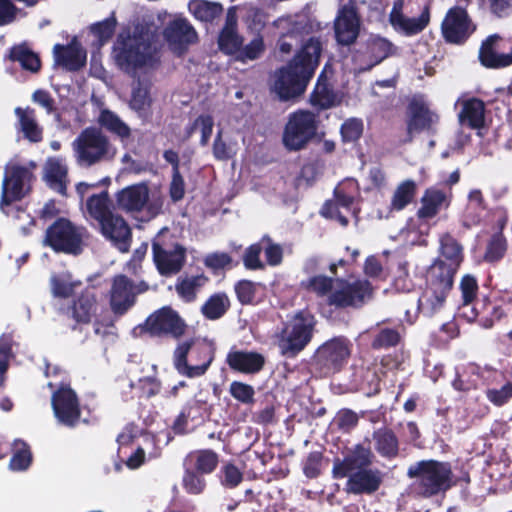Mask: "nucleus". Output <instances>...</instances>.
<instances>
[{
    "label": "nucleus",
    "mask_w": 512,
    "mask_h": 512,
    "mask_svg": "<svg viewBox=\"0 0 512 512\" xmlns=\"http://www.w3.org/2000/svg\"><path fill=\"white\" fill-rule=\"evenodd\" d=\"M372 453L369 449L357 446L343 461L334 463L333 473L337 478L348 477L346 491L352 494H371L381 482L380 471L368 468Z\"/></svg>",
    "instance_id": "1"
},
{
    "label": "nucleus",
    "mask_w": 512,
    "mask_h": 512,
    "mask_svg": "<svg viewBox=\"0 0 512 512\" xmlns=\"http://www.w3.org/2000/svg\"><path fill=\"white\" fill-rule=\"evenodd\" d=\"M113 59L119 69L135 76L153 68L157 62V49L143 35L121 33L114 44Z\"/></svg>",
    "instance_id": "2"
},
{
    "label": "nucleus",
    "mask_w": 512,
    "mask_h": 512,
    "mask_svg": "<svg viewBox=\"0 0 512 512\" xmlns=\"http://www.w3.org/2000/svg\"><path fill=\"white\" fill-rule=\"evenodd\" d=\"M71 145L75 160L81 167L110 161L116 155V148L109 138L97 128L84 129Z\"/></svg>",
    "instance_id": "3"
},
{
    "label": "nucleus",
    "mask_w": 512,
    "mask_h": 512,
    "mask_svg": "<svg viewBox=\"0 0 512 512\" xmlns=\"http://www.w3.org/2000/svg\"><path fill=\"white\" fill-rule=\"evenodd\" d=\"M407 475L416 479L419 493L424 497L445 492L453 484L451 466L436 460H423L411 465Z\"/></svg>",
    "instance_id": "4"
},
{
    "label": "nucleus",
    "mask_w": 512,
    "mask_h": 512,
    "mask_svg": "<svg viewBox=\"0 0 512 512\" xmlns=\"http://www.w3.org/2000/svg\"><path fill=\"white\" fill-rule=\"evenodd\" d=\"M316 321L309 312H298L284 323L276 335L280 353L288 358L295 357L311 341Z\"/></svg>",
    "instance_id": "5"
},
{
    "label": "nucleus",
    "mask_w": 512,
    "mask_h": 512,
    "mask_svg": "<svg viewBox=\"0 0 512 512\" xmlns=\"http://www.w3.org/2000/svg\"><path fill=\"white\" fill-rule=\"evenodd\" d=\"M457 269L448 266L444 259L434 262L427 272V286L419 299L420 308L428 314L443 306L445 298L453 285Z\"/></svg>",
    "instance_id": "6"
},
{
    "label": "nucleus",
    "mask_w": 512,
    "mask_h": 512,
    "mask_svg": "<svg viewBox=\"0 0 512 512\" xmlns=\"http://www.w3.org/2000/svg\"><path fill=\"white\" fill-rule=\"evenodd\" d=\"M87 237L84 227H77L69 220L59 219L47 229L44 244L58 252L79 254Z\"/></svg>",
    "instance_id": "7"
},
{
    "label": "nucleus",
    "mask_w": 512,
    "mask_h": 512,
    "mask_svg": "<svg viewBox=\"0 0 512 512\" xmlns=\"http://www.w3.org/2000/svg\"><path fill=\"white\" fill-rule=\"evenodd\" d=\"M317 128L315 114L305 110L290 114L283 131L284 146L291 151L303 149L314 138Z\"/></svg>",
    "instance_id": "8"
},
{
    "label": "nucleus",
    "mask_w": 512,
    "mask_h": 512,
    "mask_svg": "<svg viewBox=\"0 0 512 512\" xmlns=\"http://www.w3.org/2000/svg\"><path fill=\"white\" fill-rule=\"evenodd\" d=\"M35 164L30 162L27 166L10 162L5 167V175L2 183L0 208L23 198L30 189V181L33 177L32 170Z\"/></svg>",
    "instance_id": "9"
},
{
    "label": "nucleus",
    "mask_w": 512,
    "mask_h": 512,
    "mask_svg": "<svg viewBox=\"0 0 512 512\" xmlns=\"http://www.w3.org/2000/svg\"><path fill=\"white\" fill-rule=\"evenodd\" d=\"M118 209L136 214L147 212L149 217H155L160 211V205L150 201V189L144 182L129 185L115 194Z\"/></svg>",
    "instance_id": "10"
},
{
    "label": "nucleus",
    "mask_w": 512,
    "mask_h": 512,
    "mask_svg": "<svg viewBox=\"0 0 512 512\" xmlns=\"http://www.w3.org/2000/svg\"><path fill=\"white\" fill-rule=\"evenodd\" d=\"M311 75L290 62L274 74L272 90L281 100H290L304 93Z\"/></svg>",
    "instance_id": "11"
},
{
    "label": "nucleus",
    "mask_w": 512,
    "mask_h": 512,
    "mask_svg": "<svg viewBox=\"0 0 512 512\" xmlns=\"http://www.w3.org/2000/svg\"><path fill=\"white\" fill-rule=\"evenodd\" d=\"M153 259L161 275L178 273L184 265L186 250L180 244L167 241L159 234L153 241Z\"/></svg>",
    "instance_id": "12"
},
{
    "label": "nucleus",
    "mask_w": 512,
    "mask_h": 512,
    "mask_svg": "<svg viewBox=\"0 0 512 512\" xmlns=\"http://www.w3.org/2000/svg\"><path fill=\"white\" fill-rule=\"evenodd\" d=\"M192 345L193 342H184L178 345L174 352V365L179 373L188 377H198L207 371L214 358V353L213 349L207 344L197 345L193 349V353H196L197 358L203 360V362L201 364L188 365L186 358Z\"/></svg>",
    "instance_id": "13"
},
{
    "label": "nucleus",
    "mask_w": 512,
    "mask_h": 512,
    "mask_svg": "<svg viewBox=\"0 0 512 512\" xmlns=\"http://www.w3.org/2000/svg\"><path fill=\"white\" fill-rule=\"evenodd\" d=\"M476 26L466 10L460 7L451 8L441 25L443 37L449 43L461 44L475 31Z\"/></svg>",
    "instance_id": "14"
},
{
    "label": "nucleus",
    "mask_w": 512,
    "mask_h": 512,
    "mask_svg": "<svg viewBox=\"0 0 512 512\" xmlns=\"http://www.w3.org/2000/svg\"><path fill=\"white\" fill-rule=\"evenodd\" d=\"M144 327L152 335L170 334L175 338L185 332L183 320L170 307H163L151 314L146 319Z\"/></svg>",
    "instance_id": "15"
},
{
    "label": "nucleus",
    "mask_w": 512,
    "mask_h": 512,
    "mask_svg": "<svg viewBox=\"0 0 512 512\" xmlns=\"http://www.w3.org/2000/svg\"><path fill=\"white\" fill-rule=\"evenodd\" d=\"M52 408L57 420L66 425L74 426L80 418V407L76 393L68 386H61L52 395Z\"/></svg>",
    "instance_id": "16"
},
{
    "label": "nucleus",
    "mask_w": 512,
    "mask_h": 512,
    "mask_svg": "<svg viewBox=\"0 0 512 512\" xmlns=\"http://www.w3.org/2000/svg\"><path fill=\"white\" fill-rule=\"evenodd\" d=\"M371 292L367 281H357L353 284L344 280H334L328 302L332 305L346 307L364 300Z\"/></svg>",
    "instance_id": "17"
},
{
    "label": "nucleus",
    "mask_w": 512,
    "mask_h": 512,
    "mask_svg": "<svg viewBox=\"0 0 512 512\" xmlns=\"http://www.w3.org/2000/svg\"><path fill=\"white\" fill-rule=\"evenodd\" d=\"M430 21L429 8L425 7L419 17L410 18L403 13V0H396L389 15V22L395 31L406 36L422 32Z\"/></svg>",
    "instance_id": "18"
},
{
    "label": "nucleus",
    "mask_w": 512,
    "mask_h": 512,
    "mask_svg": "<svg viewBox=\"0 0 512 512\" xmlns=\"http://www.w3.org/2000/svg\"><path fill=\"white\" fill-rule=\"evenodd\" d=\"M360 20L353 4L339 8L334 21L335 37L342 45L352 44L358 37Z\"/></svg>",
    "instance_id": "19"
},
{
    "label": "nucleus",
    "mask_w": 512,
    "mask_h": 512,
    "mask_svg": "<svg viewBox=\"0 0 512 512\" xmlns=\"http://www.w3.org/2000/svg\"><path fill=\"white\" fill-rule=\"evenodd\" d=\"M137 293L135 285L126 276L115 277L110 290V307L113 313L125 314L135 304Z\"/></svg>",
    "instance_id": "20"
},
{
    "label": "nucleus",
    "mask_w": 512,
    "mask_h": 512,
    "mask_svg": "<svg viewBox=\"0 0 512 512\" xmlns=\"http://www.w3.org/2000/svg\"><path fill=\"white\" fill-rule=\"evenodd\" d=\"M98 228L101 234L117 246L120 251H128L131 229L121 215L114 212L102 221Z\"/></svg>",
    "instance_id": "21"
},
{
    "label": "nucleus",
    "mask_w": 512,
    "mask_h": 512,
    "mask_svg": "<svg viewBox=\"0 0 512 512\" xmlns=\"http://www.w3.org/2000/svg\"><path fill=\"white\" fill-rule=\"evenodd\" d=\"M501 38L498 35L489 36L481 45L479 59L487 68L499 69L512 65V48L509 53H501Z\"/></svg>",
    "instance_id": "22"
},
{
    "label": "nucleus",
    "mask_w": 512,
    "mask_h": 512,
    "mask_svg": "<svg viewBox=\"0 0 512 512\" xmlns=\"http://www.w3.org/2000/svg\"><path fill=\"white\" fill-rule=\"evenodd\" d=\"M237 10V6H232L227 10L225 25L218 37L220 50L230 55L238 54L244 41L243 37L237 30Z\"/></svg>",
    "instance_id": "23"
},
{
    "label": "nucleus",
    "mask_w": 512,
    "mask_h": 512,
    "mask_svg": "<svg viewBox=\"0 0 512 512\" xmlns=\"http://www.w3.org/2000/svg\"><path fill=\"white\" fill-rule=\"evenodd\" d=\"M350 350L345 339L335 338L320 346L315 354L316 361L329 369H337L349 356Z\"/></svg>",
    "instance_id": "24"
},
{
    "label": "nucleus",
    "mask_w": 512,
    "mask_h": 512,
    "mask_svg": "<svg viewBox=\"0 0 512 512\" xmlns=\"http://www.w3.org/2000/svg\"><path fill=\"white\" fill-rule=\"evenodd\" d=\"M164 37L173 51L182 53L196 39V32L185 19H175L164 30Z\"/></svg>",
    "instance_id": "25"
},
{
    "label": "nucleus",
    "mask_w": 512,
    "mask_h": 512,
    "mask_svg": "<svg viewBox=\"0 0 512 512\" xmlns=\"http://www.w3.org/2000/svg\"><path fill=\"white\" fill-rule=\"evenodd\" d=\"M53 53L56 64L67 70H78L86 63V51L76 41L67 47L55 45Z\"/></svg>",
    "instance_id": "26"
},
{
    "label": "nucleus",
    "mask_w": 512,
    "mask_h": 512,
    "mask_svg": "<svg viewBox=\"0 0 512 512\" xmlns=\"http://www.w3.org/2000/svg\"><path fill=\"white\" fill-rule=\"evenodd\" d=\"M321 51L320 40L314 37L309 38L291 62L303 69L307 75L313 76L319 64Z\"/></svg>",
    "instance_id": "27"
},
{
    "label": "nucleus",
    "mask_w": 512,
    "mask_h": 512,
    "mask_svg": "<svg viewBox=\"0 0 512 512\" xmlns=\"http://www.w3.org/2000/svg\"><path fill=\"white\" fill-rule=\"evenodd\" d=\"M420 204L417 211L418 218L430 219L435 217L443 207H448L449 198L444 191L431 187L424 191Z\"/></svg>",
    "instance_id": "28"
},
{
    "label": "nucleus",
    "mask_w": 512,
    "mask_h": 512,
    "mask_svg": "<svg viewBox=\"0 0 512 512\" xmlns=\"http://www.w3.org/2000/svg\"><path fill=\"white\" fill-rule=\"evenodd\" d=\"M227 363L231 369L242 373H255L264 365V357L256 352L230 351L227 355Z\"/></svg>",
    "instance_id": "29"
},
{
    "label": "nucleus",
    "mask_w": 512,
    "mask_h": 512,
    "mask_svg": "<svg viewBox=\"0 0 512 512\" xmlns=\"http://www.w3.org/2000/svg\"><path fill=\"white\" fill-rule=\"evenodd\" d=\"M484 103L479 99H467L461 102L459 122L473 129H479L484 125Z\"/></svg>",
    "instance_id": "30"
},
{
    "label": "nucleus",
    "mask_w": 512,
    "mask_h": 512,
    "mask_svg": "<svg viewBox=\"0 0 512 512\" xmlns=\"http://www.w3.org/2000/svg\"><path fill=\"white\" fill-rule=\"evenodd\" d=\"M409 113L410 120L407 125L409 135L429 127L436 119V115L429 110L427 105L418 100L410 103Z\"/></svg>",
    "instance_id": "31"
},
{
    "label": "nucleus",
    "mask_w": 512,
    "mask_h": 512,
    "mask_svg": "<svg viewBox=\"0 0 512 512\" xmlns=\"http://www.w3.org/2000/svg\"><path fill=\"white\" fill-rule=\"evenodd\" d=\"M184 464L200 474H210L218 465V455L212 450H196L186 456Z\"/></svg>",
    "instance_id": "32"
},
{
    "label": "nucleus",
    "mask_w": 512,
    "mask_h": 512,
    "mask_svg": "<svg viewBox=\"0 0 512 512\" xmlns=\"http://www.w3.org/2000/svg\"><path fill=\"white\" fill-rule=\"evenodd\" d=\"M467 198L468 203L463 215V225L467 228H470L480 223V212L486 209V203L483 193L480 189L470 190Z\"/></svg>",
    "instance_id": "33"
},
{
    "label": "nucleus",
    "mask_w": 512,
    "mask_h": 512,
    "mask_svg": "<svg viewBox=\"0 0 512 512\" xmlns=\"http://www.w3.org/2000/svg\"><path fill=\"white\" fill-rule=\"evenodd\" d=\"M98 308L95 293L87 290L75 301L73 316L79 322H89L96 315Z\"/></svg>",
    "instance_id": "34"
},
{
    "label": "nucleus",
    "mask_w": 512,
    "mask_h": 512,
    "mask_svg": "<svg viewBox=\"0 0 512 512\" xmlns=\"http://www.w3.org/2000/svg\"><path fill=\"white\" fill-rule=\"evenodd\" d=\"M87 212L90 218L99 225L102 221L112 215L111 202L107 192L92 195L86 202Z\"/></svg>",
    "instance_id": "35"
},
{
    "label": "nucleus",
    "mask_w": 512,
    "mask_h": 512,
    "mask_svg": "<svg viewBox=\"0 0 512 512\" xmlns=\"http://www.w3.org/2000/svg\"><path fill=\"white\" fill-rule=\"evenodd\" d=\"M98 122L106 130L119 137L122 142H125L131 136V129L129 126L112 111H101Z\"/></svg>",
    "instance_id": "36"
},
{
    "label": "nucleus",
    "mask_w": 512,
    "mask_h": 512,
    "mask_svg": "<svg viewBox=\"0 0 512 512\" xmlns=\"http://www.w3.org/2000/svg\"><path fill=\"white\" fill-rule=\"evenodd\" d=\"M188 8L196 19L203 22L213 21L223 12V6L220 3L206 0H191Z\"/></svg>",
    "instance_id": "37"
},
{
    "label": "nucleus",
    "mask_w": 512,
    "mask_h": 512,
    "mask_svg": "<svg viewBox=\"0 0 512 512\" xmlns=\"http://www.w3.org/2000/svg\"><path fill=\"white\" fill-rule=\"evenodd\" d=\"M417 186L413 180L401 182L393 192L390 210L401 211L410 204L416 195Z\"/></svg>",
    "instance_id": "38"
},
{
    "label": "nucleus",
    "mask_w": 512,
    "mask_h": 512,
    "mask_svg": "<svg viewBox=\"0 0 512 512\" xmlns=\"http://www.w3.org/2000/svg\"><path fill=\"white\" fill-rule=\"evenodd\" d=\"M15 113L19 117L25 137L32 142H39L42 139V129L36 122L34 111L30 108H16Z\"/></svg>",
    "instance_id": "39"
},
{
    "label": "nucleus",
    "mask_w": 512,
    "mask_h": 512,
    "mask_svg": "<svg viewBox=\"0 0 512 512\" xmlns=\"http://www.w3.org/2000/svg\"><path fill=\"white\" fill-rule=\"evenodd\" d=\"M151 97L149 94V82L144 80H138L132 85V93L130 99V107L139 112L145 113L151 105Z\"/></svg>",
    "instance_id": "40"
},
{
    "label": "nucleus",
    "mask_w": 512,
    "mask_h": 512,
    "mask_svg": "<svg viewBox=\"0 0 512 512\" xmlns=\"http://www.w3.org/2000/svg\"><path fill=\"white\" fill-rule=\"evenodd\" d=\"M67 175V167L61 158H49L45 165V177L49 184L59 190Z\"/></svg>",
    "instance_id": "41"
},
{
    "label": "nucleus",
    "mask_w": 512,
    "mask_h": 512,
    "mask_svg": "<svg viewBox=\"0 0 512 512\" xmlns=\"http://www.w3.org/2000/svg\"><path fill=\"white\" fill-rule=\"evenodd\" d=\"M441 256L448 261L447 265L458 269L462 262V247L450 235L445 234L441 237Z\"/></svg>",
    "instance_id": "42"
},
{
    "label": "nucleus",
    "mask_w": 512,
    "mask_h": 512,
    "mask_svg": "<svg viewBox=\"0 0 512 512\" xmlns=\"http://www.w3.org/2000/svg\"><path fill=\"white\" fill-rule=\"evenodd\" d=\"M207 278L198 275L180 279L176 284L178 295L186 302L193 301L198 290L205 285Z\"/></svg>",
    "instance_id": "43"
},
{
    "label": "nucleus",
    "mask_w": 512,
    "mask_h": 512,
    "mask_svg": "<svg viewBox=\"0 0 512 512\" xmlns=\"http://www.w3.org/2000/svg\"><path fill=\"white\" fill-rule=\"evenodd\" d=\"M460 290L462 294L463 299V315L469 320L472 321L476 318V313L474 310H471V314L469 315L465 309L469 308V305L472 303V301L476 298L477 292H478V284L475 279V277L471 275H465L461 279L460 282Z\"/></svg>",
    "instance_id": "44"
},
{
    "label": "nucleus",
    "mask_w": 512,
    "mask_h": 512,
    "mask_svg": "<svg viewBox=\"0 0 512 512\" xmlns=\"http://www.w3.org/2000/svg\"><path fill=\"white\" fill-rule=\"evenodd\" d=\"M273 27L277 30L279 38H297L304 26L294 16H283L273 22Z\"/></svg>",
    "instance_id": "45"
},
{
    "label": "nucleus",
    "mask_w": 512,
    "mask_h": 512,
    "mask_svg": "<svg viewBox=\"0 0 512 512\" xmlns=\"http://www.w3.org/2000/svg\"><path fill=\"white\" fill-rule=\"evenodd\" d=\"M334 280L324 275H315L301 282V286L309 292L315 293L317 296H327L331 293Z\"/></svg>",
    "instance_id": "46"
},
{
    "label": "nucleus",
    "mask_w": 512,
    "mask_h": 512,
    "mask_svg": "<svg viewBox=\"0 0 512 512\" xmlns=\"http://www.w3.org/2000/svg\"><path fill=\"white\" fill-rule=\"evenodd\" d=\"M147 374L138 378L137 383L132 382V387H138L144 395L151 397L160 390V383L156 378V366L147 365Z\"/></svg>",
    "instance_id": "47"
},
{
    "label": "nucleus",
    "mask_w": 512,
    "mask_h": 512,
    "mask_svg": "<svg viewBox=\"0 0 512 512\" xmlns=\"http://www.w3.org/2000/svg\"><path fill=\"white\" fill-rule=\"evenodd\" d=\"M229 307V299L224 294L210 297L202 307L203 314L209 319L220 318Z\"/></svg>",
    "instance_id": "48"
},
{
    "label": "nucleus",
    "mask_w": 512,
    "mask_h": 512,
    "mask_svg": "<svg viewBox=\"0 0 512 512\" xmlns=\"http://www.w3.org/2000/svg\"><path fill=\"white\" fill-rule=\"evenodd\" d=\"M11 58L18 61L23 68L32 72H36L40 68V60L37 55L23 45L12 49Z\"/></svg>",
    "instance_id": "49"
},
{
    "label": "nucleus",
    "mask_w": 512,
    "mask_h": 512,
    "mask_svg": "<svg viewBox=\"0 0 512 512\" xmlns=\"http://www.w3.org/2000/svg\"><path fill=\"white\" fill-rule=\"evenodd\" d=\"M14 454L10 460V468L14 471H22L29 467L31 463V453L22 441H15L13 445Z\"/></svg>",
    "instance_id": "50"
},
{
    "label": "nucleus",
    "mask_w": 512,
    "mask_h": 512,
    "mask_svg": "<svg viewBox=\"0 0 512 512\" xmlns=\"http://www.w3.org/2000/svg\"><path fill=\"white\" fill-rule=\"evenodd\" d=\"M376 449L383 456H394L398 450V442L395 435L389 431H378L374 434Z\"/></svg>",
    "instance_id": "51"
},
{
    "label": "nucleus",
    "mask_w": 512,
    "mask_h": 512,
    "mask_svg": "<svg viewBox=\"0 0 512 512\" xmlns=\"http://www.w3.org/2000/svg\"><path fill=\"white\" fill-rule=\"evenodd\" d=\"M214 126V120L210 115H200L195 119L193 124L188 129V137L195 131H199L201 133V145L205 146L208 144V141L211 137Z\"/></svg>",
    "instance_id": "52"
},
{
    "label": "nucleus",
    "mask_w": 512,
    "mask_h": 512,
    "mask_svg": "<svg viewBox=\"0 0 512 512\" xmlns=\"http://www.w3.org/2000/svg\"><path fill=\"white\" fill-rule=\"evenodd\" d=\"M52 291L56 296L68 297L79 284L74 282L69 273H61L51 278Z\"/></svg>",
    "instance_id": "53"
},
{
    "label": "nucleus",
    "mask_w": 512,
    "mask_h": 512,
    "mask_svg": "<svg viewBox=\"0 0 512 512\" xmlns=\"http://www.w3.org/2000/svg\"><path fill=\"white\" fill-rule=\"evenodd\" d=\"M200 474L193 469L186 466L185 473L182 480L184 489L190 494H200L206 486V482Z\"/></svg>",
    "instance_id": "54"
},
{
    "label": "nucleus",
    "mask_w": 512,
    "mask_h": 512,
    "mask_svg": "<svg viewBox=\"0 0 512 512\" xmlns=\"http://www.w3.org/2000/svg\"><path fill=\"white\" fill-rule=\"evenodd\" d=\"M237 143H226L222 139V131H218L217 136L213 143V155L218 160H228L237 153Z\"/></svg>",
    "instance_id": "55"
},
{
    "label": "nucleus",
    "mask_w": 512,
    "mask_h": 512,
    "mask_svg": "<svg viewBox=\"0 0 512 512\" xmlns=\"http://www.w3.org/2000/svg\"><path fill=\"white\" fill-rule=\"evenodd\" d=\"M311 104L321 109H327L334 103V96L324 83L318 81L310 98Z\"/></svg>",
    "instance_id": "56"
},
{
    "label": "nucleus",
    "mask_w": 512,
    "mask_h": 512,
    "mask_svg": "<svg viewBox=\"0 0 512 512\" xmlns=\"http://www.w3.org/2000/svg\"><path fill=\"white\" fill-rule=\"evenodd\" d=\"M363 133V121L359 118L347 119L341 126V135L344 141L358 140Z\"/></svg>",
    "instance_id": "57"
},
{
    "label": "nucleus",
    "mask_w": 512,
    "mask_h": 512,
    "mask_svg": "<svg viewBox=\"0 0 512 512\" xmlns=\"http://www.w3.org/2000/svg\"><path fill=\"white\" fill-rule=\"evenodd\" d=\"M263 51V38L260 35H256L246 46H242L238 53V58L241 60H255Z\"/></svg>",
    "instance_id": "58"
},
{
    "label": "nucleus",
    "mask_w": 512,
    "mask_h": 512,
    "mask_svg": "<svg viewBox=\"0 0 512 512\" xmlns=\"http://www.w3.org/2000/svg\"><path fill=\"white\" fill-rule=\"evenodd\" d=\"M506 252V242L501 234H495L490 240L485 259L490 262L498 261Z\"/></svg>",
    "instance_id": "59"
},
{
    "label": "nucleus",
    "mask_w": 512,
    "mask_h": 512,
    "mask_svg": "<svg viewBox=\"0 0 512 512\" xmlns=\"http://www.w3.org/2000/svg\"><path fill=\"white\" fill-rule=\"evenodd\" d=\"M242 479L243 474L235 465L228 463L222 467L220 480L225 487L234 488L239 485Z\"/></svg>",
    "instance_id": "60"
},
{
    "label": "nucleus",
    "mask_w": 512,
    "mask_h": 512,
    "mask_svg": "<svg viewBox=\"0 0 512 512\" xmlns=\"http://www.w3.org/2000/svg\"><path fill=\"white\" fill-rule=\"evenodd\" d=\"M115 29V20L106 19L102 22L94 24L91 27V32L98 39L99 45H103L110 39Z\"/></svg>",
    "instance_id": "61"
},
{
    "label": "nucleus",
    "mask_w": 512,
    "mask_h": 512,
    "mask_svg": "<svg viewBox=\"0 0 512 512\" xmlns=\"http://www.w3.org/2000/svg\"><path fill=\"white\" fill-rule=\"evenodd\" d=\"M263 249L261 242L259 244L251 245L245 252L243 261L244 265L248 269H260L263 267L262 262L260 261V253Z\"/></svg>",
    "instance_id": "62"
},
{
    "label": "nucleus",
    "mask_w": 512,
    "mask_h": 512,
    "mask_svg": "<svg viewBox=\"0 0 512 512\" xmlns=\"http://www.w3.org/2000/svg\"><path fill=\"white\" fill-rule=\"evenodd\" d=\"M230 392L235 399L243 403L252 401L254 396V389L252 386L241 382H233L230 386Z\"/></svg>",
    "instance_id": "63"
},
{
    "label": "nucleus",
    "mask_w": 512,
    "mask_h": 512,
    "mask_svg": "<svg viewBox=\"0 0 512 512\" xmlns=\"http://www.w3.org/2000/svg\"><path fill=\"white\" fill-rule=\"evenodd\" d=\"M488 399L495 405H502L512 397V384L506 383L500 389H491L487 391Z\"/></svg>",
    "instance_id": "64"
}]
</instances>
